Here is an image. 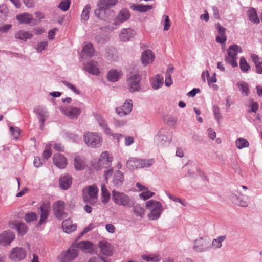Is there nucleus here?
<instances>
[{
	"mask_svg": "<svg viewBox=\"0 0 262 262\" xmlns=\"http://www.w3.org/2000/svg\"><path fill=\"white\" fill-rule=\"evenodd\" d=\"M165 120L166 122V123L170 126H174L177 122L176 118L172 116H167L165 118Z\"/></svg>",
	"mask_w": 262,
	"mask_h": 262,
	"instance_id": "nucleus-59",
	"label": "nucleus"
},
{
	"mask_svg": "<svg viewBox=\"0 0 262 262\" xmlns=\"http://www.w3.org/2000/svg\"><path fill=\"white\" fill-rule=\"evenodd\" d=\"M38 116V118L40 123V128L41 130L43 129L44 123L46 119L48 117L47 112L43 108H38L34 110Z\"/></svg>",
	"mask_w": 262,
	"mask_h": 262,
	"instance_id": "nucleus-27",
	"label": "nucleus"
},
{
	"mask_svg": "<svg viewBox=\"0 0 262 262\" xmlns=\"http://www.w3.org/2000/svg\"><path fill=\"white\" fill-rule=\"evenodd\" d=\"M32 37V34L31 32L22 30L16 32L15 34V37L16 38L23 40H26L27 39H30Z\"/></svg>",
	"mask_w": 262,
	"mask_h": 262,
	"instance_id": "nucleus-40",
	"label": "nucleus"
},
{
	"mask_svg": "<svg viewBox=\"0 0 262 262\" xmlns=\"http://www.w3.org/2000/svg\"><path fill=\"white\" fill-rule=\"evenodd\" d=\"M141 62L144 66H147L153 62L155 56L150 50H146L142 53Z\"/></svg>",
	"mask_w": 262,
	"mask_h": 262,
	"instance_id": "nucleus-18",
	"label": "nucleus"
},
{
	"mask_svg": "<svg viewBox=\"0 0 262 262\" xmlns=\"http://www.w3.org/2000/svg\"><path fill=\"white\" fill-rule=\"evenodd\" d=\"M126 124V121L124 120H118L114 119V124L116 127H122Z\"/></svg>",
	"mask_w": 262,
	"mask_h": 262,
	"instance_id": "nucleus-62",
	"label": "nucleus"
},
{
	"mask_svg": "<svg viewBox=\"0 0 262 262\" xmlns=\"http://www.w3.org/2000/svg\"><path fill=\"white\" fill-rule=\"evenodd\" d=\"M14 233L10 230L5 231L0 234V245L6 246L9 245L15 238Z\"/></svg>",
	"mask_w": 262,
	"mask_h": 262,
	"instance_id": "nucleus-14",
	"label": "nucleus"
},
{
	"mask_svg": "<svg viewBox=\"0 0 262 262\" xmlns=\"http://www.w3.org/2000/svg\"><path fill=\"white\" fill-rule=\"evenodd\" d=\"M70 0H62L58 7L62 11H66L70 7Z\"/></svg>",
	"mask_w": 262,
	"mask_h": 262,
	"instance_id": "nucleus-53",
	"label": "nucleus"
},
{
	"mask_svg": "<svg viewBox=\"0 0 262 262\" xmlns=\"http://www.w3.org/2000/svg\"><path fill=\"white\" fill-rule=\"evenodd\" d=\"M237 148L239 149H243L244 148L248 147L249 146L248 141L243 138H238L235 142Z\"/></svg>",
	"mask_w": 262,
	"mask_h": 262,
	"instance_id": "nucleus-46",
	"label": "nucleus"
},
{
	"mask_svg": "<svg viewBox=\"0 0 262 262\" xmlns=\"http://www.w3.org/2000/svg\"><path fill=\"white\" fill-rule=\"evenodd\" d=\"M167 195H168V198L170 200H172L173 201H174L175 202H179L181 204H182L183 206H186L187 203L184 200L181 199V198L176 197V196H173L170 194H168Z\"/></svg>",
	"mask_w": 262,
	"mask_h": 262,
	"instance_id": "nucleus-56",
	"label": "nucleus"
},
{
	"mask_svg": "<svg viewBox=\"0 0 262 262\" xmlns=\"http://www.w3.org/2000/svg\"><path fill=\"white\" fill-rule=\"evenodd\" d=\"M96 55H97V53L93 44L91 42H85L83 46V56L92 57Z\"/></svg>",
	"mask_w": 262,
	"mask_h": 262,
	"instance_id": "nucleus-19",
	"label": "nucleus"
},
{
	"mask_svg": "<svg viewBox=\"0 0 262 262\" xmlns=\"http://www.w3.org/2000/svg\"><path fill=\"white\" fill-rule=\"evenodd\" d=\"M239 67L241 70L243 72H247L250 68V66L248 64L245 58L243 57H241L240 59Z\"/></svg>",
	"mask_w": 262,
	"mask_h": 262,
	"instance_id": "nucleus-48",
	"label": "nucleus"
},
{
	"mask_svg": "<svg viewBox=\"0 0 262 262\" xmlns=\"http://www.w3.org/2000/svg\"><path fill=\"white\" fill-rule=\"evenodd\" d=\"M228 55L226 57L237 58L238 53L242 52V48L237 45L230 46L227 51Z\"/></svg>",
	"mask_w": 262,
	"mask_h": 262,
	"instance_id": "nucleus-32",
	"label": "nucleus"
},
{
	"mask_svg": "<svg viewBox=\"0 0 262 262\" xmlns=\"http://www.w3.org/2000/svg\"><path fill=\"white\" fill-rule=\"evenodd\" d=\"M230 197L232 202L235 204L241 207H247L248 206L247 202L237 196L235 193H231Z\"/></svg>",
	"mask_w": 262,
	"mask_h": 262,
	"instance_id": "nucleus-35",
	"label": "nucleus"
},
{
	"mask_svg": "<svg viewBox=\"0 0 262 262\" xmlns=\"http://www.w3.org/2000/svg\"><path fill=\"white\" fill-rule=\"evenodd\" d=\"M132 207H133V212L137 216H139L141 218L143 217L145 213V210L143 207L139 204L134 205V203Z\"/></svg>",
	"mask_w": 262,
	"mask_h": 262,
	"instance_id": "nucleus-43",
	"label": "nucleus"
},
{
	"mask_svg": "<svg viewBox=\"0 0 262 262\" xmlns=\"http://www.w3.org/2000/svg\"><path fill=\"white\" fill-rule=\"evenodd\" d=\"M112 193V199L116 204L125 207H131L133 205V201L127 194L116 190H113Z\"/></svg>",
	"mask_w": 262,
	"mask_h": 262,
	"instance_id": "nucleus-4",
	"label": "nucleus"
},
{
	"mask_svg": "<svg viewBox=\"0 0 262 262\" xmlns=\"http://www.w3.org/2000/svg\"><path fill=\"white\" fill-rule=\"evenodd\" d=\"M171 140V138H168L165 135L162 134L161 133H159L155 137V142L160 145H163L166 142H169Z\"/></svg>",
	"mask_w": 262,
	"mask_h": 262,
	"instance_id": "nucleus-37",
	"label": "nucleus"
},
{
	"mask_svg": "<svg viewBox=\"0 0 262 262\" xmlns=\"http://www.w3.org/2000/svg\"><path fill=\"white\" fill-rule=\"evenodd\" d=\"M112 162V157L109 156L107 151H103L100 155V158L96 164H92L93 166L97 170L103 168L109 167Z\"/></svg>",
	"mask_w": 262,
	"mask_h": 262,
	"instance_id": "nucleus-7",
	"label": "nucleus"
},
{
	"mask_svg": "<svg viewBox=\"0 0 262 262\" xmlns=\"http://www.w3.org/2000/svg\"><path fill=\"white\" fill-rule=\"evenodd\" d=\"M51 144L47 145L45 148L44 151L43 152V157L45 159H49L51 154Z\"/></svg>",
	"mask_w": 262,
	"mask_h": 262,
	"instance_id": "nucleus-55",
	"label": "nucleus"
},
{
	"mask_svg": "<svg viewBox=\"0 0 262 262\" xmlns=\"http://www.w3.org/2000/svg\"><path fill=\"white\" fill-rule=\"evenodd\" d=\"M50 203L49 201L46 200L42 202L40 206V211L39 214L40 219L38 226H40L46 222L50 211Z\"/></svg>",
	"mask_w": 262,
	"mask_h": 262,
	"instance_id": "nucleus-9",
	"label": "nucleus"
},
{
	"mask_svg": "<svg viewBox=\"0 0 262 262\" xmlns=\"http://www.w3.org/2000/svg\"><path fill=\"white\" fill-rule=\"evenodd\" d=\"M88 191V196H85L83 199L85 203L94 205L98 201V188L95 184L85 188Z\"/></svg>",
	"mask_w": 262,
	"mask_h": 262,
	"instance_id": "nucleus-5",
	"label": "nucleus"
},
{
	"mask_svg": "<svg viewBox=\"0 0 262 262\" xmlns=\"http://www.w3.org/2000/svg\"><path fill=\"white\" fill-rule=\"evenodd\" d=\"M96 246L91 241H83V252L92 254L95 252Z\"/></svg>",
	"mask_w": 262,
	"mask_h": 262,
	"instance_id": "nucleus-29",
	"label": "nucleus"
},
{
	"mask_svg": "<svg viewBox=\"0 0 262 262\" xmlns=\"http://www.w3.org/2000/svg\"><path fill=\"white\" fill-rule=\"evenodd\" d=\"M141 79V77L139 74H134L130 77L127 80L130 92H134L139 90Z\"/></svg>",
	"mask_w": 262,
	"mask_h": 262,
	"instance_id": "nucleus-12",
	"label": "nucleus"
},
{
	"mask_svg": "<svg viewBox=\"0 0 262 262\" xmlns=\"http://www.w3.org/2000/svg\"><path fill=\"white\" fill-rule=\"evenodd\" d=\"M129 18L130 13L129 10L126 9H122L114 19L113 25L116 27L120 24L127 21Z\"/></svg>",
	"mask_w": 262,
	"mask_h": 262,
	"instance_id": "nucleus-13",
	"label": "nucleus"
},
{
	"mask_svg": "<svg viewBox=\"0 0 262 262\" xmlns=\"http://www.w3.org/2000/svg\"><path fill=\"white\" fill-rule=\"evenodd\" d=\"M8 13L7 6L4 4L0 5V20H5Z\"/></svg>",
	"mask_w": 262,
	"mask_h": 262,
	"instance_id": "nucleus-49",
	"label": "nucleus"
},
{
	"mask_svg": "<svg viewBox=\"0 0 262 262\" xmlns=\"http://www.w3.org/2000/svg\"><path fill=\"white\" fill-rule=\"evenodd\" d=\"M212 110H213L214 118L216 120L217 122L219 123L220 122V120L222 118V116L220 112V108L217 106L213 105L212 107Z\"/></svg>",
	"mask_w": 262,
	"mask_h": 262,
	"instance_id": "nucleus-50",
	"label": "nucleus"
},
{
	"mask_svg": "<svg viewBox=\"0 0 262 262\" xmlns=\"http://www.w3.org/2000/svg\"><path fill=\"white\" fill-rule=\"evenodd\" d=\"M85 70L89 73L98 75L100 73L98 63L94 60L88 61L84 67Z\"/></svg>",
	"mask_w": 262,
	"mask_h": 262,
	"instance_id": "nucleus-17",
	"label": "nucleus"
},
{
	"mask_svg": "<svg viewBox=\"0 0 262 262\" xmlns=\"http://www.w3.org/2000/svg\"><path fill=\"white\" fill-rule=\"evenodd\" d=\"M146 208L150 211L148 217L151 220H155L159 219L162 212L163 209L162 204L157 201L150 200L146 202Z\"/></svg>",
	"mask_w": 262,
	"mask_h": 262,
	"instance_id": "nucleus-2",
	"label": "nucleus"
},
{
	"mask_svg": "<svg viewBox=\"0 0 262 262\" xmlns=\"http://www.w3.org/2000/svg\"><path fill=\"white\" fill-rule=\"evenodd\" d=\"M163 79L162 76L157 74L153 80L151 85L154 90H158L163 85Z\"/></svg>",
	"mask_w": 262,
	"mask_h": 262,
	"instance_id": "nucleus-42",
	"label": "nucleus"
},
{
	"mask_svg": "<svg viewBox=\"0 0 262 262\" xmlns=\"http://www.w3.org/2000/svg\"><path fill=\"white\" fill-rule=\"evenodd\" d=\"M26 256L27 253L24 249L16 247L12 249L9 257L14 261H19L24 259Z\"/></svg>",
	"mask_w": 262,
	"mask_h": 262,
	"instance_id": "nucleus-11",
	"label": "nucleus"
},
{
	"mask_svg": "<svg viewBox=\"0 0 262 262\" xmlns=\"http://www.w3.org/2000/svg\"><path fill=\"white\" fill-rule=\"evenodd\" d=\"M12 26L11 24H7L4 26H0V33H5L8 32L12 28Z\"/></svg>",
	"mask_w": 262,
	"mask_h": 262,
	"instance_id": "nucleus-64",
	"label": "nucleus"
},
{
	"mask_svg": "<svg viewBox=\"0 0 262 262\" xmlns=\"http://www.w3.org/2000/svg\"><path fill=\"white\" fill-rule=\"evenodd\" d=\"M172 79L169 72L166 73L165 84L167 86H170L172 84Z\"/></svg>",
	"mask_w": 262,
	"mask_h": 262,
	"instance_id": "nucleus-63",
	"label": "nucleus"
},
{
	"mask_svg": "<svg viewBox=\"0 0 262 262\" xmlns=\"http://www.w3.org/2000/svg\"><path fill=\"white\" fill-rule=\"evenodd\" d=\"M193 249L198 252L209 251V241L205 237H200L194 241Z\"/></svg>",
	"mask_w": 262,
	"mask_h": 262,
	"instance_id": "nucleus-6",
	"label": "nucleus"
},
{
	"mask_svg": "<svg viewBox=\"0 0 262 262\" xmlns=\"http://www.w3.org/2000/svg\"><path fill=\"white\" fill-rule=\"evenodd\" d=\"M95 119L97 121L99 126L106 134H110L111 132L110 129L109 128L106 121L100 114H97L95 116Z\"/></svg>",
	"mask_w": 262,
	"mask_h": 262,
	"instance_id": "nucleus-30",
	"label": "nucleus"
},
{
	"mask_svg": "<svg viewBox=\"0 0 262 262\" xmlns=\"http://www.w3.org/2000/svg\"><path fill=\"white\" fill-rule=\"evenodd\" d=\"M84 141L88 146L91 148H99L101 146L103 138L100 134L88 132L84 135Z\"/></svg>",
	"mask_w": 262,
	"mask_h": 262,
	"instance_id": "nucleus-3",
	"label": "nucleus"
},
{
	"mask_svg": "<svg viewBox=\"0 0 262 262\" xmlns=\"http://www.w3.org/2000/svg\"><path fill=\"white\" fill-rule=\"evenodd\" d=\"M74 165L76 170H80L82 169V161L80 157L75 156Z\"/></svg>",
	"mask_w": 262,
	"mask_h": 262,
	"instance_id": "nucleus-54",
	"label": "nucleus"
},
{
	"mask_svg": "<svg viewBox=\"0 0 262 262\" xmlns=\"http://www.w3.org/2000/svg\"><path fill=\"white\" fill-rule=\"evenodd\" d=\"M61 112L68 117L73 119L77 117L80 114L81 111L80 109L76 107H69L62 108Z\"/></svg>",
	"mask_w": 262,
	"mask_h": 262,
	"instance_id": "nucleus-23",
	"label": "nucleus"
},
{
	"mask_svg": "<svg viewBox=\"0 0 262 262\" xmlns=\"http://www.w3.org/2000/svg\"><path fill=\"white\" fill-rule=\"evenodd\" d=\"M48 46L47 41H42L38 43L36 48L37 52L40 53L44 50Z\"/></svg>",
	"mask_w": 262,
	"mask_h": 262,
	"instance_id": "nucleus-61",
	"label": "nucleus"
},
{
	"mask_svg": "<svg viewBox=\"0 0 262 262\" xmlns=\"http://www.w3.org/2000/svg\"><path fill=\"white\" fill-rule=\"evenodd\" d=\"M236 86L238 88L243 96H247L249 94V85L245 81H242L237 82Z\"/></svg>",
	"mask_w": 262,
	"mask_h": 262,
	"instance_id": "nucleus-33",
	"label": "nucleus"
},
{
	"mask_svg": "<svg viewBox=\"0 0 262 262\" xmlns=\"http://www.w3.org/2000/svg\"><path fill=\"white\" fill-rule=\"evenodd\" d=\"M152 5H143L140 4H133L130 6V8L133 10L138 11L141 12H145L152 9Z\"/></svg>",
	"mask_w": 262,
	"mask_h": 262,
	"instance_id": "nucleus-38",
	"label": "nucleus"
},
{
	"mask_svg": "<svg viewBox=\"0 0 262 262\" xmlns=\"http://www.w3.org/2000/svg\"><path fill=\"white\" fill-rule=\"evenodd\" d=\"M98 7V9L95 11V15L101 20L107 21L109 18V13H111V11L100 7Z\"/></svg>",
	"mask_w": 262,
	"mask_h": 262,
	"instance_id": "nucleus-25",
	"label": "nucleus"
},
{
	"mask_svg": "<svg viewBox=\"0 0 262 262\" xmlns=\"http://www.w3.org/2000/svg\"><path fill=\"white\" fill-rule=\"evenodd\" d=\"M98 246L102 254L106 256H112L113 248L111 245L106 241H100L98 243Z\"/></svg>",
	"mask_w": 262,
	"mask_h": 262,
	"instance_id": "nucleus-16",
	"label": "nucleus"
},
{
	"mask_svg": "<svg viewBox=\"0 0 262 262\" xmlns=\"http://www.w3.org/2000/svg\"><path fill=\"white\" fill-rule=\"evenodd\" d=\"M62 227L64 232L69 233L76 230V225L72 223V221L69 219L63 221Z\"/></svg>",
	"mask_w": 262,
	"mask_h": 262,
	"instance_id": "nucleus-28",
	"label": "nucleus"
},
{
	"mask_svg": "<svg viewBox=\"0 0 262 262\" xmlns=\"http://www.w3.org/2000/svg\"><path fill=\"white\" fill-rule=\"evenodd\" d=\"M16 18L20 24H28L32 20V16L28 13H24L17 15Z\"/></svg>",
	"mask_w": 262,
	"mask_h": 262,
	"instance_id": "nucleus-41",
	"label": "nucleus"
},
{
	"mask_svg": "<svg viewBox=\"0 0 262 262\" xmlns=\"http://www.w3.org/2000/svg\"><path fill=\"white\" fill-rule=\"evenodd\" d=\"M91 9L90 5H86L83 9V20H86L89 18V13Z\"/></svg>",
	"mask_w": 262,
	"mask_h": 262,
	"instance_id": "nucleus-57",
	"label": "nucleus"
},
{
	"mask_svg": "<svg viewBox=\"0 0 262 262\" xmlns=\"http://www.w3.org/2000/svg\"><path fill=\"white\" fill-rule=\"evenodd\" d=\"M136 34V32L133 29L128 28L122 29L119 33V37L122 41H127L133 38Z\"/></svg>",
	"mask_w": 262,
	"mask_h": 262,
	"instance_id": "nucleus-15",
	"label": "nucleus"
},
{
	"mask_svg": "<svg viewBox=\"0 0 262 262\" xmlns=\"http://www.w3.org/2000/svg\"><path fill=\"white\" fill-rule=\"evenodd\" d=\"M121 107L124 111V114H129L132 110V101L130 99L126 100Z\"/></svg>",
	"mask_w": 262,
	"mask_h": 262,
	"instance_id": "nucleus-47",
	"label": "nucleus"
},
{
	"mask_svg": "<svg viewBox=\"0 0 262 262\" xmlns=\"http://www.w3.org/2000/svg\"><path fill=\"white\" fill-rule=\"evenodd\" d=\"M163 19L164 21V26L163 30L164 31H167V30H169V29L170 27V20L169 19V17L168 15H165L163 16Z\"/></svg>",
	"mask_w": 262,
	"mask_h": 262,
	"instance_id": "nucleus-60",
	"label": "nucleus"
},
{
	"mask_svg": "<svg viewBox=\"0 0 262 262\" xmlns=\"http://www.w3.org/2000/svg\"><path fill=\"white\" fill-rule=\"evenodd\" d=\"M101 202L104 204H106L110 198V193L104 184L101 186Z\"/></svg>",
	"mask_w": 262,
	"mask_h": 262,
	"instance_id": "nucleus-34",
	"label": "nucleus"
},
{
	"mask_svg": "<svg viewBox=\"0 0 262 262\" xmlns=\"http://www.w3.org/2000/svg\"><path fill=\"white\" fill-rule=\"evenodd\" d=\"M37 218V215L35 212H30L27 213L25 216V220L27 222H30L36 220Z\"/></svg>",
	"mask_w": 262,
	"mask_h": 262,
	"instance_id": "nucleus-52",
	"label": "nucleus"
},
{
	"mask_svg": "<svg viewBox=\"0 0 262 262\" xmlns=\"http://www.w3.org/2000/svg\"><path fill=\"white\" fill-rule=\"evenodd\" d=\"M237 58L225 57V60L227 62L231 64L233 67H237V62L236 60Z\"/></svg>",
	"mask_w": 262,
	"mask_h": 262,
	"instance_id": "nucleus-58",
	"label": "nucleus"
},
{
	"mask_svg": "<svg viewBox=\"0 0 262 262\" xmlns=\"http://www.w3.org/2000/svg\"><path fill=\"white\" fill-rule=\"evenodd\" d=\"M72 178L69 175L61 176L59 179V187L61 189H68L72 184Z\"/></svg>",
	"mask_w": 262,
	"mask_h": 262,
	"instance_id": "nucleus-24",
	"label": "nucleus"
},
{
	"mask_svg": "<svg viewBox=\"0 0 262 262\" xmlns=\"http://www.w3.org/2000/svg\"><path fill=\"white\" fill-rule=\"evenodd\" d=\"M121 75V73L120 72L114 69H111L108 71L107 77L109 81L115 82L118 80Z\"/></svg>",
	"mask_w": 262,
	"mask_h": 262,
	"instance_id": "nucleus-36",
	"label": "nucleus"
},
{
	"mask_svg": "<svg viewBox=\"0 0 262 262\" xmlns=\"http://www.w3.org/2000/svg\"><path fill=\"white\" fill-rule=\"evenodd\" d=\"M227 236L225 235H221L216 238H214L211 244L209 243L210 250L212 249H220L222 246V243L226 239Z\"/></svg>",
	"mask_w": 262,
	"mask_h": 262,
	"instance_id": "nucleus-26",
	"label": "nucleus"
},
{
	"mask_svg": "<svg viewBox=\"0 0 262 262\" xmlns=\"http://www.w3.org/2000/svg\"><path fill=\"white\" fill-rule=\"evenodd\" d=\"M247 15L250 21L255 24H258L259 23V19L257 16L255 9L253 8H250L247 11Z\"/></svg>",
	"mask_w": 262,
	"mask_h": 262,
	"instance_id": "nucleus-39",
	"label": "nucleus"
},
{
	"mask_svg": "<svg viewBox=\"0 0 262 262\" xmlns=\"http://www.w3.org/2000/svg\"><path fill=\"white\" fill-rule=\"evenodd\" d=\"M154 194V192L149 191L147 188L146 190L139 194V197L144 200H146L152 197Z\"/></svg>",
	"mask_w": 262,
	"mask_h": 262,
	"instance_id": "nucleus-51",
	"label": "nucleus"
},
{
	"mask_svg": "<svg viewBox=\"0 0 262 262\" xmlns=\"http://www.w3.org/2000/svg\"><path fill=\"white\" fill-rule=\"evenodd\" d=\"M142 258L146 261L159 262L161 258L158 254L143 255Z\"/></svg>",
	"mask_w": 262,
	"mask_h": 262,
	"instance_id": "nucleus-44",
	"label": "nucleus"
},
{
	"mask_svg": "<svg viewBox=\"0 0 262 262\" xmlns=\"http://www.w3.org/2000/svg\"><path fill=\"white\" fill-rule=\"evenodd\" d=\"M53 162L57 167L60 169L64 168L67 164L66 157L60 154H57L54 155Z\"/></svg>",
	"mask_w": 262,
	"mask_h": 262,
	"instance_id": "nucleus-20",
	"label": "nucleus"
},
{
	"mask_svg": "<svg viewBox=\"0 0 262 262\" xmlns=\"http://www.w3.org/2000/svg\"><path fill=\"white\" fill-rule=\"evenodd\" d=\"M127 166L129 168L137 169L143 167H148L151 166L149 161L139 159L136 158H130L126 163Z\"/></svg>",
	"mask_w": 262,
	"mask_h": 262,
	"instance_id": "nucleus-8",
	"label": "nucleus"
},
{
	"mask_svg": "<svg viewBox=\"0 0 262 262\" xmlns=\"http://www.w3.org/2000/svg\"><path fill=\"white\" fill-rule=\"evenodd\" d=\"M82 235V233L80 235ZM82 250V241L80 236L77 238L75 242L66 251H62L58 256L59 261L70 262L78 255L79 252Z\"/></svg>",
	"mask_w": 262,
	"mask_h": 262,
	"instance_id": "nucleus-1",
	"label": "nucleus"
},
{
	"mask_svg": "<svg viewBox=\"0 0 262 262\" xmlns=\"http://www.w3.org/2000/svg\"><path fill=\"white\" fill-rule=\"evenodd\" d=\"M216 26L218 32V35L216 37V41L221 44H224L227 40V37L225 35V28L219 23H217Z\"/></svg>",
	"mask_w": 262,
	"mask_h": 262,
	"instance_id": "nucleus-21",
	"label": "nucleus"
},
{
	"mask_svg": "<svg viewBox=\"0 0 262 262\" xmlns=\"http://www.w3.org/2000/svg\"><path fill=\"white\" fill-rule=\"evenodd\" d=\"M64 209L65 204L62 201H56L53 205L54 214L58 219L62 220L67 217Z\"/></svg>",
	"mask_w": 262,
	"mask_h": 262,
	"instance_id": "nucleus-10",
	"label": "nucleus"
},
{
	"mask_svg": "<svg viewBox=\"0 0 262 262\" xmlns=\"http://www.w3.org/2000/svg\"><path fill=\"white\" fill-rule=\"evenodd\" d=\"M15 226L19 235H23L26 233L28 228L25 223L18 222L15 224Z\"/></svg>",
	"mask_w": 262,
	"mask_h": 262,
	"instance_id": "nucleus-45",
	"label": "nucleus"
},
{
	"mask_svg": "<svg viewBox=\"0 0 262 262\" xmlns=\"http://www.w3.org/2000/svg\"><path fill=\"white\" fill-rule=\"evenodd\" d=\"M117 2V0H99L97 5L103 9L110 10L109 8L114 6Z\"/></svg>",
	"mask_w": 262,
	"mask_h": 262,
	"instance_id": "nucleus-31",
	"label": "nucleus"
},
{
	"mask_svg": "<svg viewBox=\"0 0 262 262\" xmlns=\"http://www.w3.org/2000/svg\"><path fill=\"white\" fill-rule=\"evenodd\" d=\"M124 180L123 173L119 171H116L113 176L112 183L116 188L120 187Z\"/></svg>",
	"mask_w": 262,
	"mask_h": 262,
	"instance_id": "nucleus-22",
	"label": "nucleus"
}]
</instances>
